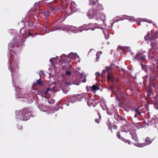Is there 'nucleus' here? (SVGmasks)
I'll return each mask as SVG.
<instances>
[{
	"label": "nucleus",
	"instance_id": "obj_1",
	"mask_svg": "<svg viewBox=\"0 0 158 158\" xmlns=\"http://www.w3.org/2000/svg\"><path fill=\"white\" fill-rule=\"evenodd\" d=\"M31 109L28 108L23 109L16 112L17 118L21 120L26 121L29 119L32 114Z\"/></svg>",
	"mask_w": 158,
	"mask_h": 158
},
{
	"label": "nucleus",
	"instance_id": "obj_2",
	"mask_svg": "<svg viewBox=\"0 0 158 158\" xmlns=\"http://www.w3.org/2000/svg\"><path fill=\"white\" fill-rule=\"evenodd\" d=\"M22 37L19 35H17L14 39L12 43H10L8 44L9 48H14L15 47L18 48L22 46Z\"/></svg>",
	"mask_w": 158,
	"mask_h": 158
},
{
	"label": "nucleus",
	"instance_id": "obj_3",
	"mask_svg": "<svg viewBox=\"0 0 158 158\" xmlns=\"http://www.w3.org/2000/svg\"><path fill=\"white\" fill-rule=\"evenodd\" d=\"M144 52H139L137 53L134 58V60L143 61L145 59L146 56L144 54Z\"/></svg>",
	"mask_w": 158,
	"mask_h": 158
},
{
	"label": "nucleus",
	"instance_id": "obj_4",
	"mask_svg": "<svg viewBox=\"0 0 158 158\" xmlns=\"http://www.w3.org/2000/svg\"><path fill=\"white\" fill-rule=\"evenodd\" d=\"M154 140L153 139H151L149 137L146 138L145 139L146 143H139V146L140 147H143L151 143L152 141Z\"/></svg>",
	"mask_w": 158,
	"mask_h": 158
},
{
	"label": "nucleus",
	"instance_id": "obj_5",
	"mask_svg": "<svg viewBox=\"0 0 158 158\" xmlns=\"http://www.w3.org/2000/svg\"><path fill=\"white\" fill-rule=\"evenodd\" d=\"M97 14V12L93 9L89 10V11L87 15L90 17V18H93L95 17Z\"/></svg>",
	"mask_w": 158,
	"mask_h": 158
},
{
	"label": "nucleus",
	"instance_id": "obj_6",
	"mask_svg": "<svg viewBox=\"0 0 158 158\" xmlns=\"http://www.w3.org/2000/svg\"><path fill=\"white\" fill-rule=\"evenodd\" d=\"M39 13L43 18H48V17L50 15V12L48 10L41 11Z\"/></svg>",
	"mask_w": 158,
	"mask_h": 158
},
{
	"label": "nucleus",
	"instance_id": "obj_7",
	"mask_svg": "<svg viewBox=\"0 0 158 158\" xmlns=\"http://www.w3.org/2000/svg\"><path fill=\"white\" fill-rule=\"evenodd\" d=\"M130 134L131 135L132 139L136 142L138 141V139L136 134V131L134 130L130 131Z\"/></svg>",
	"mask_w": 158,
	"mask_h": 158
},
{
	"label": "nucleus",
	"instance_id": "obj_8",
	"mask_svg": "<svg viewBox=\"0 0 158 158\" xmlns=\"http://www.w3.org/2000/svg\"><path fill=\"white\" fill-rule=\"evenodd\" d=\"M117 136L119 139H121L122 141H124L125 143H127L129 144H130L131 143V142L129 140L126 139H123L120 135V132H117Z\"/></svg>",
	"mask_w": 158,
	"mask_h": 158
},
{
	"label": "nucleus",
	"instance_id": "obj_9",
	"mask_svg": "<svg viewBox=\"0 0 158 158\" xmlns=\"http://www.w3.org/2000/svg\"><path fill=\"white\" fill-rule=\"evenodd\" d=\"M135 112L136 113L134 116V118H137L138 119L139 118V116H140L141 112L140 111L139 108H137L134 110Z\"/></svg>",
	"mask_w": 158,
	"mask_h": 158
},
{
	"label": "nucleus",
	"instance_id": "obj_10",
	"mask_svg": "<svg viewBox=\"0 0 158 158\" xmlns=\"http://www.w3.org/2000/svg\"><path fill=\"white\" fill-rule=\"evenodd\" d=\"M107 81H114L115 80V78L111 74L108 73Z\"/></svg>",
	"mask_w": 158,
	"mask_h": 158
},
{
	"label": "nucleus",
	"instance_id": "obj_11",
	"mask_svg": "<svg viewBox=\"0 0 158 158\" xmlns=\"http://www.w3.org/2000/svg\"><path fill=\"white\" fill-rule=\"evenodd\" d=\"M114 118L118 122V123H121L122 121L123 120V118L120 117H119L117 114L114 115Z\"/></svg>",
	"mask_w": 158,
	"mask_h": 158
},
{
	"label": "nucleus",
	"instance_id": "obj_12",
	"mask_svg": "<svg viewBox=\"0 0 158 158\" xmlns=\"http://www.w3.org/2000/svg\"><path fill=\"white\" fill-rule=\"evenodd\" d=\"M85 30H91L93 31L95 29V27H93V25L92 24H89L88 25L85 26Z\"/></svg>",
	"mask_w": 158,
	"mask_h": 158
},
{
	"label": "nucleus",
	"instance_id": "obj_13",
	"mask_svg": "<svg viewBox=\"0 0 158 158\" xmlns=\"http://www.w3.org/2000/svg\"><path fill=\"white\" fill-rule=\"evenodd\" d=\"M94 101L92 99H87V103L88 105L89 106H92L93 107L95 106L94 105Z\"/></svg>",
	"mask_w": 158,
	"mask_h": 158
},
{
	"label": "nucleus",
	"instance_id": "obj_14",
	"mask_svg": "<svg viewBox=\"0 0 158 158\" xmlns=\"http://www.w3.org/2000/svg\"><path fill=\"white\" fill-rule=\"evenodd\" d=\"M158 37V34L157 33L155 32V33L152 34L151 36H150L149 39L151 40H153L155 39H156Z\"/></svg>",
	"mask_w": 158,
	"mask_h": 158
},
{
	"label": "nucleus",
	"instance_id": "obj_15",
	"mask_svg": "<svg viewBox=\"0 0 158 158\" xmlns=\"http://www.w3.org/2000/svg\"><path fill=\"white\" fill-rule=\"evenodd\" d=\"M11 66L13 69L17 68L18 67V62L16 60L13 61L11 63Z\"/></svg>",
	"mask_w": 158,
	"mask_h": 158
},
{
	"label": "nucleus",
	"instance_id": "obj_16",
	"mask_svg": "<svg viewBox=\"0 0 158 158\" xmlns=\"http://www.w3.org/2000/svg\"><path fill=\"white\" fill-rule=\"evenodd\" d=\"M103 9V8L102 5L100 4H98L97 6L96 10L97 11L102 10Z\"/></svg>",
	"mask_w": 158,
	"mask_h": 158
},
{
	"label": "nucleus",
	"instance_id": "obj_17",
	"mask_svg": "<svg viewBox=\"0 0 158 158\" xmlns=\"http://www.w3.org/2000/svg\"><path fill=\"white\" fill-rule=\"evenodd\" d=\"M98 114L99 117L98 118H96L95 119V122L98 123H99L101 119V116L99 112L98 113Z\"/></svg>",
	"mask_w": 158,
	"mask_h": 158
},
{
	"label": "nucleus",
	"instance_id": "obj_18",
	"mask_svg": "<svg viewBox=\"0 0 158 158\" xmlns=\"http://www.w3.org/2000/svg\"><path fill=\"white\" fill-rule=\"evenodd\" d=\"M50 89L49 88H47L46 90L43 91L41 94L42 97H45V95L48 94V91L50 90Z\"/></svg>",
	"mask_w": 158,
	"mask_h": 158
},
{
	"label": "nucleus",
	"instance_id": "obj_19",
	"mask_svg": "<svg viewBox=\"0 0 158 158\" xmlns=\"http://www.w3.org/2000/svg\"><path fill=\"white\" fill-rule=\"evenodd\" d=\"M68 58H70V60L73 59H75V55L73 53H71L70 54L68 55Z\"/></svg>",
	"mask_w": 158,
	"mask_h": 158
},
{
	"label": "nucleus",
	"instance_id": "obj_20",
	"mask_svg": "<svg viewBox=\"0 0 158 158\" xmlns=\"http://www.w3.org/2000/svg\"><path fill=\"white\" fill-rule=\"evenodd\" d=\"M91 88L92 90H93L96 91L99 89V86L97 85H93Z\"/></svg>",
	"mask_w": 158,
	"mask_h": 158
},
{
	"label": "nucleus",
	"instance_id": "obj_21",
	"mask_svg": "<svg viewBox=\"0 0 158 158\" xmlns=\"http://www.w3.org/2000/svg\"><path fill=\"white\" fill-rule=\"evenodd\" d=\"M102 54V52L101 51H99L96 54V61H98L99 59V57L100 56V55Z\"/></svg>",
	"mask_w": 158,
	"mask_h": 158
},
{
	"label": "nucleus",
	"instance_id": "obj_22",
	"mask_svg": "<svg viewBox=\"0 0 158 158\" xmlns=\"http://www.w3.org/2000/svg\"><path fill=\"white\" fill-rule=\"evenodd\" d=\"M36 84L40 86H41L42 85V81L40 78L37 80Z\"/></svg>",
	"mask_w": 158,
	"mask_h": 158
},
{
	"label": "nucleus",
	"instance_id": "obj_23",
	"mask_svg": "<svg viewBox=\"0 0 158 158\" xmlns=\"http://www.w3.org/2000/svg\"><path fill=\"white\" fill-rule=\"evenodd\" d=\"M70 99L69 98H68L67 99H66L65 100V104L67 106H69L70 103L71 102L69 100Z\"/></svg>",
	"mask_w": 158,
	"mask_h": 158
},
{
	"label": "nucleus",
	"instance_id": "obj_24",
	"mask_svg": "<svg viewBox=\"0 0 158 158\" xmlns=\"http://www.w3.org/2000/svg\"><path fill=\"white\" fill-rule=\"evenodd\" d=\"M107 126H108L109 129L110 130L112 131V125L110 122H108L106 123Z\"/></svg>",
	"mask_w": 158,
	"mask_h": 158
},
{
	"label": "nucleus",
	"instance_id": "obj_25",
	"mask_svg": "<svg viewBox=\"0 0 158 158\" xmlns=\"http://www.w3.org/2000/svg\"><path fill=\"white\" fill-rule=\"evenodd\" d=\"M48 102L50 104H52L55 103V101L53 99H51L48 101Z\"/></svg>",
	"mask_w": 158,
	"mask_h": 158
},
{
	"label": "nucleus",
	"instance_id": "obj_26",
	"mask_svg": "<svg viewBox=\"0 0 158 158\" xmlns=\"http://www.w3.org/2000/svg\"><path fill=\"white\" fill-rule=\"evenodd\" d=\"M111 66L107 67L106 66V72H108L111 69Z\"/></svg>",
	"mask_w": 158,
	"mask_h": 158
},
{
	"label": "nucleus",
	"instance_id": "obj_27",
	"mask_svg": "<svg viewBox=\"0 0 158 158\" xmlns=\"http://www.w3.org/2000/svg\"><path fill=\"white\" fill-rule=\"evenodd\" d=\"M154 79V78L152 76H151L150 77V78L149 79V81L150 83H152V81H153Z\"/></svg>",
	"mask_w": 158,
	"mask_h": 158
},
{
	"label": "nucleus",
	"instance_id": "obj_28",
	"mask_svg": "<svg viewBox=\"0 0 158 158\" xmlns=\"http://www.w3.org/2000/svg\"><path fill=\"white\" fill-rule=\"evenodd\" d=\"M98 1V0H95V1H92L91 2V4L92 5L94 6L96 3V2Z\"/></svg>",
	"mask_w": 158,
	"mask_h": 158
},
{
	"label": "nucleus",
	"instance_id": "obj_29",
	"mask_svg": "<svg viewBox=\"0 0 158 158\" xmlns=\"http://www.w3.org/2000/svg\"><path fill=\"white\" fill-rule=\"evenodd\" d=\"M135 126L138 128H139L141 126V124L140 123H136L135 124Z\"/></svg>",
	"mask_w": 158,
	"mask_h": 158
},
{
	"label": "nucleus",
	"instance_id": "obj_30",
	"mask_svg": "<svg viewBox=\"0 0 158 158\" xmlns=\"http://www.w3.org/2000/svg\"><path fill=\"white\" fill-rule=\"evenodd\" d=\"M17 128L18 129H19V130H21V129H22L23 128V127L20 125L18 124L17 125Z\"/></svg>",
	"mask_w": 158,
	"mask_h": 158
},
{
	"label": "nucleus",
	"instance_id": "obj_31",
	"mask_svg": "<svg viewBox=\"0 0 158 158\" xmlns=\"http://www.w3.org/2000/svg\"><path fill=\"white\" fill-rule=\"evenodd\" d=\"M150 35L148 33L145 36V40H148L150 38L149 37Z\"/></svg>",
	"mask_w": 158,
	"mask_h": 158
},
{
	"label": "nucleus",
	"instance_id": "obj_32",
	"mask_svg": "<svg viewBox=\"0 0 158 158\" xmlns=\"http://www.w3.org/2000/svg\"><path fill=\"white\" fill-rule=\"evenodd\" d=\"M76 96H77L76 95H72L69 98L70 99H73L74 98H75V97H76Z\"/></svg>",
	"mask_w": 158,
	"mask_h": 158
},
{
	"label": "nucleus",
	"instance_id": "obj_33",
	"mask_svg": "<svg viewBox=\"0 0 158 158\" xmlns=\"http://www.w3.org/2000/svg\"><path fill=\"white\" fill-rule=\"evenodd\" d=\"M51 10L53 12H55V11L56 10H57V9L56 8H54V7H52L51 9Z\"/></svg>",
	"mask_w": 158,
	"mask_h": 158
},
{
	"label": "nucleus",
	"instance_id": "obj_34",
	"mask_svg": "<svg viewBox=\"0 0 158 158\" xmlns=\"http://www.w3.org/2000/svg\"><path fill=\"white\" fill-rule=\"evenodd\" d=\"M44 29L45 30V32H46V33H48L49 32V31H49L48 30H47V27L46 26H44Z\"/></svg>",
	"mask_w": 158,
	"mask_h": 158
},
{
	"label": "nucleus",
	"instance_id": "obj_35",
	"mask_svg": "<svg viewBox=\"0 0 158 158\" xmlns=\"http://www.w3.org/2000/svg\"><path fill=\"white\" fill-rule=\"evenodd\" d=\"M95 75L97 76L96 79L98 78V77H99L100 76V74L99 72H96L95 73Z\"/></svg>",
	"mask_w": 158,
	"mask_h": 158
},
{
	"label": "nucleus",
	"instance_id": "obj_36",
	"mask_svg": "<svg viewBox=\"0 0 158 158\" xmlns=\"http://www.w3.org/2000/svg\"><path fill=\"white\" fill-rule=\"evenodd\" d=\"M66 74L67 75L69 76L71 74V72L70 71H67L66 72Z\"/></svg>",
	"mask_w": 158,
	"mask_h": 158
},
{
	"label": "nucleus",
	"instance_id": "obj_37",
	"mask_svg": "<svg viewBox=\"0 0 158 158\" xmlns=\"http://www.w3.org/2000/svg\"><path fill=\"white\" fill-rule=\"evenodd\" d=\"M106 70H103L101 75L102 76L103 75H104V74L106 73Z\"/></svg>",
	"mask_w": 158,
	"mask_h": 158
},
{
	"label": "nucleus",
	"instance_id": "obj_38",
	"mask_svg": "<svg viewBox=\"0 0 158 158\" xmlns=\"http://www.w3.org/2000/svg\"><path fill=\"white\" fill-rule=\"evenodd\" d=\"M113 128L114 129H117V126L115 125H114L113 126Z\"/></svg>",
	"mask_w": 158,
	"mask_h": 158
},
{
	"label": "nucleus",
	"instance_id": "obj_39",
	"mask_svg": "<svg viewBox=\"0 0 158 158\" xmlns=\"http://www.w3.org/2000/svg\"><path fill=\"white\" fill-rule=\"evenodd\" d=\"M27 96H28V95L27 94H26L24 95V96L22 97L25 98H27Z\"/></svg>",
	"mask_w": 158,
	"mask_h": 158
},
{
	"label": "nucleus",
	"instance_id": "obj_40",
	"mask_svg": "<svg viewBox=\"0 0 158 158\" xmlns=\"http://www.w3.org/2000/svg\"><path fill=\"white\" fill-rule=\"evenodd\" d=\"M116 97L118 98L117 99L118 101H121L120 98H119L117 96V95H116Z\"/></svg>",
	"mask_w": 158,
	"mask_h": 158
},
{
	"label": "nucleus",
	"instance_id": "obj_41",
	"mask_svg": "<svg viewBox=\"0 0 158 158\" xmlns=\"http://www.w3.org/2000/svg\"><path fill=\"white\" fill-rule=\"evenodd\" d=\"M137 23L139 25H141V23L140 22H138Z\"/></svg>",
	"mask_w": 158,
	"mask_h": 158
},
{
	"label": "nucleus",
	"instance_id": "obj_42",
	"mask_svg": "<svg viewBox=\"0 0 158 158\" xmlns=\"http://www.w3.org/2000/svg\"><path fill=\"white\" fill-rule=\"evenodd\" d=\"M86 80L85 79L82 81L83 82H86Z\"/></svg>",
	"mask_w": 158,
	"mask_h": 158
},
{
	"label": "nucleus",
	"instance_id": "obj_43",
	"mask_svg": "<svg viewBox=\"0 0 158 158\" xmlns=\"http://www.w3.org/2000/svg\"><path fill=\"white\" fill-rule=\"evenodd\" d=\"M29 35L32 36V34L30 32L29 33Z\"/></svg>",
	"mask_w": 158,
	"mask_h": 158
},
{
	"label": "nucleus",
	"instance_id": "obj_44",
	"mask_svg": "<svg viewBox=\"0 0 158 158\" xmlns=\"http://www.w3.org/2000/svg\"><path fill=\"white\" fill-rule=\"evenodd\" d=\"M65 83H66V84H67V85H69V82H66Z\"/></svg>",
	"mask_w": 158,
	"mask_h": 158
},
{
	"label": "nucleus",
	"instance_id": "obj_45",
	"mask_svg": "<svg viewBox=\"0 0 158 158\" xmlns=\"http://www.w3.org/2000/svg\"><path fill=\"white\" fill-rule=\"evenodd\" d=\"M55 29L54 30H57V28H54Z\"/></svg>",
	"mask_w": 158,
	"mask_h": 158
},
{
	"label": "nucleus",
	"instance_id": "obj_46",
	"mask_svg": "<svg viewBox=\"0 0 158 158\" xmlns=\"http://www.w3.org/2000/svg\"><path fill=\"white\" fill-rule=\"evenodd\" d=\"M120 20V19H117V21H119Z\"/></svg>",
	"mask_w": 158,
	"mask_h": 158
},
{
	"label": "nucleus",
	"instance_id": "obj_47",
	"mask_svg": "<svg viewBox=\"0 0 158 158\" xmlns=\"http://www.w3.org/2000/svg\"><path fill=\"white\" fill-rule=\"evenodd\" d=\"M120 48V49H122V48H121V47H120V48L119 47H118V48Z\"/></svg>",
	"mask_w": 158,
	"mask_h": 158
},
{
	"label": "nucleus",
	"instance_id": "obj_48",
	"mask_svg": "<svg viewBox=\"0 0 158 158\" xmlns=\"http://www.w3.org/2000/svg\"><path fill=\"white\" fill-rule=\"evenodd\" d=\"M102 109H103V110H104V109H104L103 107H102Z\"/></svg>",
	"mask_w": 158,
	"mask_h": 158
},
{
	"label": "nucleus",
	"instance_id": "obj_49",
	"mask_svg": "<svg viewBox=\"0 0 158 158\" xmlns=\"http://www.w3.org/2000/svg\"><path fill=\"white\" fill-rule=\"evenodd\" d=\"M125 127H127V126H125Z\"/></svg>",
	"mask_w": 158,
	"mask_h": 158
}]
</instances>
